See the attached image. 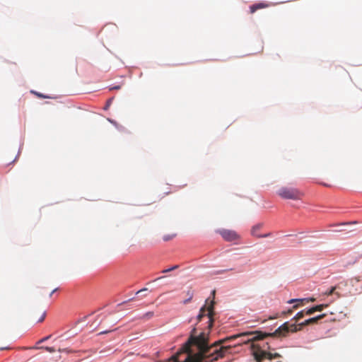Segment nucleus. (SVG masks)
Returning <instances> with one entry per match:
<instances>
[{"mask_svg":"<svg viewBox=\"0 0 362 362\" xmlns=\"http://www.w3.org/2000/svg\"><path fill=\"white\" fill-rule=\"evenodd\" d=\"M303 327H299V324L290 325L289 322H286L273 333H263L257 331L243 332L220 339L211 345L209 344V334L202 332L197 336L196 328L194 327L187 341L182 346L176 355L178 356L183 353L187 354V358L182 362H214L224 358L230 353L232 346L223 344L238 337H246L252 335V338H247L243 341V343L247 344L264 339L267 337H286L288 332H296L301 330Z\"/></svg>","mask_w":362,"mask_h":362,"instance_id":"nucleus-1","label":"nucleus"},{"mask_svg":"<svg viewBox=\"0 0 362 362\" xmlns=\"http://www.w3.org/2000/svg\"><path fill=\"white\" fill-rule=\"evenodd\" d=\"M46 310L37 305L33 300H28L26 307L27 320L31 323L42 322L46 317Z\"/></svg>","mask_w":362,"mask_h":362,"instance_id":"nucleus-2","label":"nucleus"},{"mask_svg":"<svg viewBox=\"0 0 362 362\" xmlns=\"http://www.w3.org/2000/svg\"><path fill=\"white\" fill-rule=\"evenodd\" d=\"M277 194L282 199L293 200L300 199L304 195L303 192L298 189L288 187H281Z\"/></svg>","mask_w":362,"mask_h":362,"instance_id":"nucleus-3","label":"nucleus"},{"mask_svg":"<svg viewBox=\"0 0 362 362\" xmlns=\"http://www.w3.org/2000/svg\"><path fill=\"white\" fill-rule=\"evenodd\" d=\"M214 300H211L209 301V299H206L205 305L200 309L199 314L197 316L198 320L200 321L201 319L204 316H205V312L206 311L208 312V313H207V316H208V319H209L208 327L209 329H211L212 327L213 323H214V318H213L214 315Z\"/></svg>","mask_w":362,"mask_h":362,"instance_id":"nucleus-4","label":"nucleus"},{"mask_svg":"<svg viewBox=\"0 0 362 362\" xmlns=\"http://www.w3.org/2000/svg\"><path fill=\"white\" fill-rule=\"evenodd\" d=\"M251 349L252 350V354L257 362H262L264 358H269L272 360L281 357L280 354L278 353L272 354L261 350L254 343H252Z\"/></svg>","mask_w":362,"mask_h":362,"instance_id":"nucleus-5","label":"nucleus"},{"mask_svg":"<svg viewBox=\"0 0 362 362\" xmlns=\"http://www.w3.org/2000/svg\"><path fill=\"white\" fill-rule=\"evenodd\" d=\"M218 232L226 241H234L240 238V235L235 230L221 229Z\"/></svg>","mask_w":362,"mask_h":362,"instance_id":"nucleus-6","label":"nucleus"},{"mask_svg":"<svg viewBox=\"0 0 362 362\" xmlns=\"http://www.w3.org/2000/svg\"><path fill=\"white\" fill-rule=\"evenodd\" d=\"M263 224L262 223H258L255 226H254L251 229V235L256 238H267L269 236V233L266 234H260L259 231L262 228Z\"/></svg>","mask_w":362,"mask_h":362,"instance_id":"nucleus-7","label":"nucleus"},{"mask_svg":"<svg viewBox=\"0 0 362 362\" xmlns=\"http://www.w3.org/2000/svg\"><path fill=\"white\" fill-rule=\"evenodd\" d=\"M326 314H321L316 317L305 320L304 322L299 323V327H305L312 324L317 323L320 320L324 318Z\"/></svg>","mask_w":362,"mask_h":362,"instance_id":"nucleus-8","label":"nucleus"},{"mask_svg":"<svg viewBox=\"0 0 362 362\" xmlns=\"http://www.w3.org/2000/svg\"><path fill=\"white\" fill-rule=\"evenodd\" d=\"M287 303L289 304L294 303V305H293V309L296 310V309L299 308L300 307H302V306L305 305V304H307L308 300H307V299H305V298H293V299L288 300Z\"/></svg>","mask_w":362,"mask_h":362,"instance_id":"nucleus-9","label":"nucleus"},{"mask_svg":"<svg viewBox=\"0 0 362 362\" xmlns=\"http://www.w3.org/2000/svg\"><path fill=\"white\" fill-rule=\"evenodd\" d=\"M328 307V304H320L313 306L305 311L307 315H313L315 312H321Z\"/></svg>","mask_w":362,"mask_h":362,"instance_id":"nucleus-10","label":"nucleus"},{"mask_svg":"<svg viewBox=\"0 0 362 362\" xmlns=\"http://www.w3.org/2000/svg\"><path fill=\"white\" fill-rule=\"evenodd\" d=\"M268 6V4L260 2L250 6V11L251 13H254L258 9L265 8H267Z\"/></svg>","mask_w":362,"mask_h":362,"instance_id":"nucleus-11","label":"nucleus"},{"mask_svg":"<svg viewBox=\"0 0 362 362\" xmlns=\"http://www.w3.org/2000/svg\"><path fill=\"white\" fill-rule=\"evenodd\" d=\"M45 349L47 351H49V352H54L55 351V349L54 347H49V346H29V347H25L24 346V351L25 350H36V349Z\"/></svg>","mask_w":362,"mask_h":362,"instance_id":"nucleus-12","label":"nucleus"},{"mask_svg":"<svg viewBox=\"0 0 362 362\" xmlns=\"http://www.w3.org/2000/svg\"><path fill=\"white\" fill-rule=\"evenodd\" d=\"M153 316L154 313L153 311H148L144 314L143 315H141V317H139V319L143 320L144 321H147L153 318Z\"/></svg>","mask_w":362,"mask_h":362,"instance_id":"nucleus-13","label":"nucleus"},{"mask_svg":"<svg viewBox=\"0 0 362 362\" xmlns=\"http://www.w3.org/2000/svg\"><path fill=\"white\" fill-rule=\"evenodd\" d=\"M193 296H194V291L192 290V289H189L187 291V296L188 297L187 299L183 301V303L184 304H187L191 300L192 298H193Z\"/></svg>","mask_w":362,"mask_h":362,"instance_id":"nucleus-14","label":"nucleus"},{"mask_svg":"<svg viewBox=\"0 0 362 362\" xmlns=\"http://www.w3.org/2000/svg\"><path fill=\"white\" fill-rule=\"evenodd\" d=\"M305 315H306L305 311L301 310L294 316L293 320H295L296 322H298V320L302 319L305 316Z\"/></svg>","mask_w":362,"mask_h":362,"instance_id":"nucleus-15","label":"nucleus"},{"mask_svg":"<svg viewBox=\"0 0 362 362\" xmlns=\"http://www.w3.org/2000/svg\"><path fill=\"white\" fill-rule=\"evenodd\" d=\"M176 236L175 233L171 234V235H165L163 236V239L164 241H169L172 239H173Z\"/></svg>","mask_w":362,"mask_h":362,"instance_id":"nucleus-16","label":"nucleus"},{"mask_svg":"<svg viewBox=\"0 0 362 362\" xmlns=\"http://www.w3.org/2000/svg\"><path fill=\"white\" fill-rule=\"evenodd\" d=\"M178 267H179L178 265H175V266H173V267H170L169 269L163 270L162 273L163 274H165V273H168L169 272L173 271V270L176 269L177 268H178Z\"/></svg>","mask_w":362,"mask_h":362,"instance_id":"nucleus-17","label":"nucleus"},{"mask_svg":"<svg viewBox=\"0 0 362 362\" xmlns=\"http://www.w3.org/2000/svg\"><path fill=\"white\" fill-rule=\"evenodd\" d=\"M336 290V286H332L329 291H327L325 293V295L326 296H331L334 293V291Z\"/></svg>","mask_w":362,"mask_h":362,"instance_id":"nucleus-18","label":"nucleus"},{"mask_svg":"<svg viewBox=\"0 0 362 362\" xmlns=\"http://www.w3.org/2000/svg\"><path fill=\"white\" fill-rule=\"evenodd\" d=\"M50 337H51V336H50V335L47 336V337H44V338H42V339H41L40 340H39V341L37 342V344H40V343H42V342H44V341H47V339H49Z\"/></svg>","mask_w":362,"mask_h":362,"instance_id":"nucleus-19","label":"nucleus"},{"mask_svg":"<svg viewBox=\"0 0 362 362\" xmlns=\"http://www.w3.org/2000/svg\"><path fill=\"white\" fill-rule=\"evenodd\" d=\"M293 310H294V309H293V308H291V309H288L287 311H284V312L282 313V314H283V315H291V314L293 313Z\"/></svg>","mask_w":362,"mask_h":362,"instance_id":"nucleus-20","label":"nucleus"},{"mask_svg":"<svg viewBox=\"0 0 362 362\" xmlns=\"http://www.w3.org/2000/svg\"><path fill=\"white\" fill-rule=\"evenodd\" d=\"M305 299H307L308 303H310V302L315 301V298H305Z\"/></svg>","mask_w":362,"mask_h":362,"instance_id":"nucleus-21","label":"nucleus"},{"mask_svg":"<svg viewBox=\"0 0 362 362\" xmlns=\"http://www.w3.org/2000/svg\"><path fill=\"white\" fill-rule=\"evenodd\" d=\"M58 351L59 352H71V351L68 350L67 349H59Z\"/></svg>","mask_w":362,"mask_h":362,"instance_id":"nucleus-22","label":"nucleus"},{"mask_svg":"<svg viewBox=\"0 0 362 362\" xmlns=\"http://www.w3.org/2000/svg\"><path fill=\"white\" fill-rule=\"evenodd\" d=\"M147 291V288H142V289H141V290L138 291L136 292V294H138V293H141V292H143V291Z\"/></svg>","mask_w":362,"mask_h":362,"instance_id":"nucleus-23","label":"nucleus"},{"mask_svg":"<svg viewBox=\"0 0 362 362\" xmlns=\"http://www.w3.org/2000/svg\"><path fill=\"white\" fill-rule=\"evenodd\" d=\"M57 291V288H54L49 294V297H52V296L53 295V293Z\"/></svg>","mask_w":362,"mask_h":362,"instance_id":"nucleus-24","label":"nucleus"},{"mask_svg":"<svg viewBox=\"0 0 362 362\" xmlns=\"http://www.w3.org/2000/svg\"><path fill=\"white\" fill-rule=\"evenodd\" d=\"M348 224H349V223H340V225H348Z\"/></svg>","mask_w":362,"mask_h":362,"instance_id":"nucleus-25","label":"nucleus"},{"mask_svg":"<svg viewBox=\"0 0 362 362\" xmlns=\"http://www.w3.org/2000/svg\"><path fill=\"white\" fill-rule=\"evenodd\" d=\"M163 276H160V277L157 278L155 281L159 280V279H163Z\"/></svg>","mask_w":362,"mask_h":362,"instance_id":"nucleus-26","label":"nucleus"},{"mask_svg":"<svg viewBox=\"0 0 362 362\" xmlns=\"http://www.w3.org/2000/svg\"><path fill=\"white\" fill-rule=\"evenodd\" d=\"M212 295H213V296L214 297V296H215V291H212Z\"/></svg>","mask_w":362,"mask_h":362,"instance_id":"nucleus-27","label":"nucleus"},{"mask_svg":"<svg viewBox=\"0 0 362 362\" xmlns=\"http://www.w3.org/2000/svg\"><path fill=\"white\" fill-rule=\"evenodd\" d=\"M108 331L101 332V333H107Z\"/></svg>","mask_w":362,"mask_h":362,"instance_id":"nucleus-28","label":"nucleus"}]
</instances>
